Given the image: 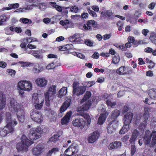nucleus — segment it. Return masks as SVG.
Listing matches in <instances>:
<instances>
[{"instance_id":"f257e3e1","label":"nucleus","mask_w":156,"mask_h":156,"mask_svg":"<svg viewBox=\"0 0 156 156\" xmlns=\"http://www.w3.org/2000/svg\"><path fill=\"white\" fill-rule=\"evenodd\" d=\"M6 125L3 128L0 129V136L2 137L6 136L8 134L12 133L14 131L15 126L18 122L11 116L10 113L7 112L5 114Z\"/></svg>"},{"instance_id":"f03ea898","label":"nucleus","mask_w":156,"mask_h":156,"mask_svg":"<svg viewBox=\"0 0 156 156\" xmlns=\"http://www.w3.org/2000/svg\"><path fill=\"white\" fill-rule=\"evenodd\" d=\"M95 83L94 81L88 82H83V86H79L80 83L78 82L74 81L73 84V96L75 98L76 96H78L83 94L86 90V87H91Z\"/></svg>"},{"instance_id":"7ed1b4c3","label":"nucleus","mask_w":156,"mask_h":156,"mask_svg":"<svg viewBox=\"0 0 156 156\" xmlns=\"http://www.w3.org/2000/svg\"><path fill=\"white\" fill-rule=\"evenodd\" d=\"M138 143L140 146L144 143L146 145L149 144L150 147H153L156 144V131H153L151 133L149 130H147L144 137L140 139Z\"/></svg>"},{"instance_id":"20e7f679","label":"nucleus","mask_w":156,"mask_h":156,"mask_svg":"<svg viewBox=\"0 0 156 156\" xmlns=\"http://www.w3.org/2000/svg\"><path fill=\"white\" fill-rule=\"evenodd\" d=\"M21 105L16 101L12 98L10 100V109L16 112V116L19 121L23 122L24 119V112L23 108H21Z\"/></svg>"},{"instance_id":"39448f33","label":"nucleus","mask_w":156,"mask_h":156,"mask_svg":"<svg viewBox=\"0 0 156 156\" xmlns=\"http://www.w3.org/2000/svg\"><path fill=\"white\" fill-rule=\"evenodd\" d=\"M21 142L18 143L16 148L19 152H24L27 151L28 147L33 142L28 139L25 135H23L20 138Z\"/></svg>"},{"instance_id":"423d86ee","label":"nucleus","mask_w":156,"mask_h":156,"mask_svg":"<svg viewBox=\"0 0 156 156\" xmlns=\"http://www.w3.org/2000/svg\"><path fill=\"white\" fill-rule=\"evenodd\" d=\"M56 94V86L52 85L50 86L48 91L44 93L45 104L47 106H49L50 101L55 97Z\"/></svg>"},{"instance_id":"0eeeda50","label":"nucleus","mask_w":156,"mask_h":156,"mask_svg":"<svg viewBox=\"0 0 156 156\" xmlns=\"http://www.w3.org/2000/svg\"><path fill=\"white\" fill-rule=\"evenodd\" d=\"M151 108L150 107H146L144 108L143 122L139 126L141 130H143L145 128L146 126L150 121V114L149 113L151 112Z\"/></svg>"},{"instance_id":"6e6552de","label":"nucleus","mask_w":156,"mask_h":156,"mask_svg":"<svg viewBox=\"0 0 156 156\" xmlns=\"http://www.w3.org/2000/svg\"><path fill=\"white\" fill-rule=\"evenodd\" d=\"M91 96V94L90 92L87 91L86 92L83 98L80 101L81 104L84 102H85V104L80 107V110L78 108L79 111H86L88 109L91 105L92 103L91 101L90 102L89 101H87L89 98Z\"/></svg>"},{"instance_id":"1a4fd4ad","label":"nucleus","mask_w":156,"mask_h":156,"mask_svg":"<svg viewBox=\"0 0 156 156\" xmlns=\"http://www.w3.org/2000/svg\"><path fill=\"white\" fill-rule=\"evenodd\" d=\"M42 132V129L40 126L32 128L28 133V137L32 140H35L40 138V134Z\"/></svg>"},{"instance_id":"9d476101","label":"nucleus","mask_w":156,"mask_h":156,"mask_svg":"<svg viewBox=\"0 0 156 156\" xmlns=\"http://www.w3.org/2000/svg\"><path fill=\"white\" fill-rule=\"evenodd\" d=\"M17 86L21 90L29 91L32 90V85L31 83L29 81L22 80L18 82Z\"/></svg>"},{"instance_id":"9b49d317","label":"nucleus","mask_w":156,"mask_h":156,"mask_svg":"<svg viewBox=\"0 0 156 156\" xmlns=\"http://www.w3.org/2000/svg\"><path fill=\"white\" fill-rule=\"evenodd\" d=\"M30 115L32 120L37 123H41L43 121V118L40 112L34 110L31 112Z\"/></svg>"},{"instance_id":"f8f14e48","label":"nucleus","mask_w":156,"mask_h":156,"mask_svg":"<svg viewBox=\"0 0 156 156\" xmlns=\"http://www.w3.org/2000/svg\"><path fill=\"white\" fill-rule=\"evenodd\" d=\"M0 123L3 119V113L2 110L4 108L6 104L5 96L2 92H0Z\"/></svg>"},{"instance_id":"ddd939ff","label":"nucleus","mask_w":156,"mask_h":156,"mask_svg":"<svg viewBox=\"0 0 156 156\" xmlns=\"http://www.w3.org/2000/svg\"><path fill=\"white\" fill-rule=\"evenodd\" d=\"M71 97H68L67 98L66 101L63 103L62 105L61 106L60 110L59 112L58 115L61 117L63 115L62 113L66 110L67 108L69 106L71 102Z\"/></svg>"},{"instance_id":"4468645a","label":"nucleus","mask_w":156,"mask_h":156,"mask_svg":"<svg viewBox=\"0 0 156 156\" xmlns=\"http://www.w3.org/2000/svg\"><path fill=\"white\" fill-rule=\"evenodd\" d=\"M100 136V133L98 130H96L90 135L88 140L90 143H93L96 141Z\"/></svg>"},{"instance_id":"2eb2a0df","label":"nucleus","mask_w":156,"mask_h":156,"mask_svg":"<svg viewBox=\"0 0 156 156\" xmlns=\"http://www.w3.org/2000/svg\"><path fill=\"white\" fill-rule=\"evenodd\" d=\"M73 125L74 126L79 127L80 129H83L87 124L83 119L79 118L76 119L73 122Z\"/></svg>"},{"instance_id":"dca6fc26","label":"nucleus","mask_w":156,"mask_h":156,"mask_svg":"<svg viewBox=\"0 0 156 156\" xmlns=\"http://www.w3.org/2000/svg\"><path fill=\"white\" fill-rule=\"evenodd\" d=\"M39 94L37 93H34L32 95V101L34 104H37L39 102H44L43 97L39 96Z\"/></svg>"},{"instance_id":"f3484780","label":"nucleus","mask_w":156,"mask_h":156,"mask_svg":"<svg viewBox=\"0 0 156 156\" xmlns=\"http://www.w3.org/2000/svg\"><path fill=\"white\" fill-rule=\"evenodd\" d=\"M122 143L119 141H115L111 143L108 146L109 150L119 149L121 147Z\"/></svg>"},{"instance_id":"a211bd4d","label":"nucleus","mask_w":156,"mask_h":156,"mask_svg":"<svg viewBox=\"0 0 156 156\" xmlns=\"http://www.w3.org/2000/svg\"><path fill=\"white\" fill-rule=\"evenodd\" d=\"M43 147L41 145H39L32 149V153L34 155L38 156L42 152Z\"/></svg>"},{"instance_id":"6ab92c4d","label":"nucleus","mask_w":156,"mask_h":156,"mask_svg":"<svg viewBox=\"0 0 156 156\" xmlns=\"http://www.w3.org/2000/svg\"><path fill=\"white\" fill-rule=\"evenodd\" d=\"M133 116V113L129 112L127 113L124 116L123 119L124 124H129L131 122Z\"/></svg>"},{"instance_id":"aec40b11","label":"nucleus","mask_w":156,"mask_h":156,"mask_svg":"<svg viewBox=\"0 0 156 156\" xmlns=\"http://www.w3.org/2000/svg\"><path fill=\"white\" fill-rule=\"evenodd\" d=\"M97 26V23L93 20L88 21L86 24H85L83 26V28L85 30L90 29L92 27H96Z\"/></svg>"},{"instance_id":"412c9836","label":"nucleus","mask_w":156,"mask_h":156,"mask_svg":"<svg viewBox=\"0 0 156 156\" xmlns=\"http://www.w3.org/2000/svg\"><path fill=\"white\" fill-rule=\"evenodd\" d=\"M72 114L71 112L69 111L62 119L61 122L62 125L67 124L68 123Z\"/></svg>"},{"instance_id":"4be33fe9","label":"nucleus","mask_w":156,"mask_h":156,"mask_svg":"<svg viewBox=\"0 0 156 156\" xmlns=\"http://www.w3.org/2000/svg\"><path fill=\"white\" fill-rule=\"evenodd\" d=\"M108 114L107 112H105L104 114H101L98 118V124L100 125L103 124Z\"/></svg>"},{"instance_id":"5701e85b","label":"nucleus","mask_w":156,"mask_h":156,"mask_svg":"<svg viewBox=\"0 0 156 156\" xmlns=\"http://www.w3.org/2000/svg\"><path fill=\"white\" fill-rule=\"evenodd\" d=\"M111 97L110 95H108L107 94H105L104 96V98H105V100L106 101L107 105L108 106L112 107L116 105V103L115 102H112L110 100Z\"/></svg>"},{"instance_id":"b1692460","label":"nucleus","mask_w":156,"mask_h":156,"mask_svg":"<svg viewBox=\"0 0 156 156\" xmlns=\"http://www.w3.org/2000/svg\"><path fill=\"white\" fill-rule=\"evenodd\" d=\"M36 82L37 85L41 87H44L47 83V81L45 79H37Z\"/></svg>"},{"instance_id":"393cba45","label":"nucleus","mask_w":156,"mask_h":156,"mask_svg":"<svg viewBox=\"0 0 156 156\" xmlns=\"http://www.w3.org/2000/svg\"><path fill=\"white\" fill-rule=\"evenodd\" d=\"M120 88H121V90L119 91L117 94L118 97H121L123 96L124 94V91H128L129 92H131V90H133V89H131L128 87H124L123 86H120Z\"/></svg>"},{"instance_id":"a878e982","label":"nucleus","mask_w":156,"mask_h":156,"mask_svg":"<svg viewBox=\"0 0 156 156\" xmlns=\"http://www.w3.org/2000/svg\"><path fill=\"white\" fill-rule=\"evenodd\" d=\"M148 94L151 98L156 100V89L153 88L149 90Z\"/></svg>"},{"instance_id":"bb28decb","label":"nucleus","mask_w":156,"mask_h":156,"mask_svg":"<svg viewBox=\"0 0 156 156\" xmlns=\"http://www.w3.org/2000/svg\"><path fill=\"white\" fill-rule=\"evenodd\" d=\"M45 69L44 66H40L38 64H37L34 65L32 70L35 73H38L42 71Z\"/></svg>"},{"instance_id":"cd10ccee","label":"nucleus","mask_w":156,"mask_h":156,"mask_svg":"<svg viewBox=\"0 0 156 156\" xmlns=\"http://www.w3.org/2000/svg\"><path fill=\"white\" fill-rule=\"evenodd\" d=\"M60 24L63 26H64L67 29L68 28H71L72 23L69 22L68 20H62L60 21Z\"/></svg>"},{"instance_id":"c85d7f7f","label":"nucleus","mask_w":156,"mask_h":156,"mask_svg":"<svg viewBox=\"0 0 156 156\" xmlns=\"http://www.w3.org/2000/svg\"><path fill=\"white\" fill-rule=\"evenodd\" d=\"M128 124H124L121 130L119 132L120 134H123L127 132L129 129V127Z\"/></svg>"},{"instance_id":"c756f323","label":"nucleus","mask_w":156,"mask_h":156,"mask_svg":"<svg viewBox=\"0 0 156 156\" xmlns=\"http://www.w3.org/2000/svg\"><path fill=\"white\" fill-rule=\"evenodd\" d=\"M127 72L126 69L124 66L120 67L116 71L117 73L120 75L126 74Z\"/></svg>"},{"instance_id":"7c9ffc66","label":"nucleus","mask_w":156,"mask_h":156,"mask_svg":"<svg viewBox=\"0 0 156 156\" xmlns=\"http://www.w3.org/2000/svg\"><path fill=\"white\" fill-rule=\"evenodd\" d=\"M44 50L41 49L38 50L34 51L31 55L37 58H41V56L38 54L43 53L44 52Z\"/></svg>"},{"instance_id":"2f4dec72","label":"nucleus","mask_w":156,"mask_h":156,"mask_svg":"<svg viewBox=\"0 0 156 156\" xmlns=\"http://www.w3.org/2000/svg\"><path fill=\"white\" fill-rule=\"evenodd\" d=\"M67 92V87H63L59 90V94H58V97L59 98H61L65 95Z\"/></svg>"},{"instance_id":"473e14b6","label":"nucleus","mask_w":156,"mask_h":156,"mask_svg":"<svg viewBox=\"0 0 156 156\" xmlns=\"http://www.w3.org/2000/svg\"><path fill=\"white\" fill-rule=\"evenodd\" d=\"M139 134V133L138 131L136 129H135L133 131L132 135L130 140V143L133 142L135 141L137 137Z\"/></svg>"},{"instance_id":"72a5a7b5","label":"nucleus","mask_w":156,"mask_h":156,"mask_svg":"<svg viewBox=\"0 0 156 156\" xmlns=\"http://www.w3.org/2000/svg\"><path fill=\"white\" fill-rule=\"evenodd\" d=\"M77 114L79 115H82L84 119L87 120V126L90 125L91 123V120L90 116L88 114L86 113L80 114L79 113H78Z\"/></svg>"},{"instance_id":"f704fd0d","label":"nucleus","mask_w":156,"mask_h":156,"mask_svg":"<svg viewBox=\"0 0 156 156\" xmlns=\"http://www.w3.org/2000/svg\"><path fill=\"white\" fill-rule=\"evenodd\" d=\"M69 147V148H70V149H71V151L73 152L74 155H75V154L77 153L78 151V147L77 145L76 144H73Z\"/></svg>"},{"instance_id":"c9c22d12","label":"nucleus","mask_w":156,"mask_h":156,"mask_svg":"<svg viewBox=\"0 0 156 156\" xmlns=\"http://www.w3.org/2000/svg\"><path fill=\"white\" fill-rule=\"evenodd\" d=\"M9 16L2 15L0 16V25H3V23L9 20Z\"/></svg>"},{"instance_id":"e433bc0d","label":"nucleus","mask_w":156,"mask_h":156,"mask_svg":"<svg viewBox=\"0 0 156 156\" xmlns=\"http://www.w3.org/2000/svg\"><path fill=\"white\" fill-rule=\"evenodd\" d=\"M59 151V149L57 147L53 148L48 151V156H51L53 154H57Z\"/></svg>"},{"instance_id":"4c0bfd02","label":"nucleus","mask_w":156,"mask_h":156,"mask_svg":"<svg viewBox=\"0 0 156 156\" xmlns=\"http://www.w3.org/2000/svg\"><path fill=\"white\" fill-rule=\"evenodd\" d=\"M73 48V45L71 44H66L65 46L59 47V49L61 51H65L66 49H69Z\"/></svg>"},{"instance_id":"58836bf2","label":"nucleus","mask_w":156,"mask_h":156,"mask_svg":"<svg viewBox=\"0 0 156 156\" xmlns=\"http://www.w3.org/2000/svg\"><path fill=\"white\" fill-rule=\"evenodd\" d=\"M120 112L118 110L116 109L112 113L111 117L112 120H115L119 115Z\"/></svg>"},{"instance_id":"ea45409f","label":"nucleus","mask_w":156,"mask_h":156,"mask_svg":"<svg viewBox=\"0 0 156 156\" xmlns=\"http://www.w3.org/2000/svg\"><path fill=\"white\" fill-rule=\"evenodd\" d=\"M8 7L6 8V9L9 10L12 9H15L19 7V4L16 3L15 4H9L8 5Z\"/></svg>"},{"instance_id":"a19ab883","label":"nucleus","mask_w":156,"mask_h":156,"mask_svg":"<svg viewBox=\"0 0 156 156\" xmlns=\"http://www.w3.org/2000/svg\"><path fill=\"white\" fill-rule=\"evenodd\" d=\"M70 148L68 147V148L65 151V155L67 156H75L74 154L71 151V149H70Z\"/></svg>"},{"instance_id":"79ce46f5","label":"nucleus","mask_w":156,"mask_h":156,"mask_svg":"<svg viewBox=\"0 0 156 156\" xmlns=\"http://www.w3.org/2000/svg\"><path fill=\"white\" fill-rule=\"evenodd\" d=\"M128 40L129 42L132 43L134 45H136L138 44L137 41L135 40L134 38L133 37H129L128 38Z\"/></svg>"},{"instance_id":"37998d69","label":"nucleus","mask_w":156,"mask_h":156,"mask_svg":"<svg viewBox=\"0 0 156 156\" xmlns=\"http://www.w3.org/2000/svg\"><path fill=\"white\" fill-rule=\"evenodd\" d=\"M82 36V34H75L71 37H69V39L71 41L72 40V39H73V40L72 41H75L76 40L78 39V38H80V36Z\"/></svg>"},{"instance_id":"c03bdc74","label":"nucleus","mask_w":156,"mask_h":156,"mask_svg":"<svg viewBox=\"0 0 156 156\" xmlns=\"http://www.w3.org/2000/svg\"><path fill=\"white\" fill-rule=\"evenodd\" d=\"M101 14L104 17H110L112 15V12L109 11H107L105 12H102L101 13Z\"/></svg>"},{"instance_id":"a18cd8bd","label":"nucleus","mask_w":156,"mask_h":156,"mask_svg":"<svg viewBox=\"0 0 156 156\" xmlns=\"http://www.w3.org/2000/svg\"><path fill=\"white\" fill-rule=\"evenodd\" d=\"M118 122L116 120H112V122H110L109 124H111L112 126L115 129L118 125Z\"/></svg>"},{"instance_id":"49530a36","label":"nucleus","mask_w":156,"mask_h":156,"mask_svg":"<svg viewBox=\"0 0 156 156\" xmlns=\"http://www.w3.org/2000/svg\"><path fill=\"white\" fill-rule=\"evenodd\" d=\"M20 21L24 23H29V24H30L32 23V21L26 18H20Z\"/></svg>"},{"instance_id":"de8ad7c7","label":"nucleus","mask_w":156,"mask_h":156,"mask_svg":"<svg viewBox=\"0 0 156 156\" xmlns=\"http://www.w3.org/2000/svg\"><path fill=\"white\" fill-rule=\"evenodd\" d=\"M115 129L112 126L111 124H109L107 127V132L109 133H112L114 132Z\"/></svg>"},{"instance_id":"09e8293b","label":"nucleus","mask_w":156,"mask_h":156,"mask_svg":"<svg viewBox=\"0 0 156 156\" xmlns=\"http://www.w3.org/2000/svg\"><path fill=\"white\" fill-rule=\"evenodd\" d=\"M59 136L56 134L54 135L51 137L49 140L53 142H56L58 139Z\"/></svg>"},{"instance_id":"8fccbe9b","label":"nucleus","mask_w":156,"mask_h":156,"mask_svg":"<svg viewBox=\"0 0 156 156\" xmlns=\"http://www.w3.org/2000/svg\"><path fill=\"white\" fill-rule=\"evenodd\" d=\"M39 9L41 11H44L46 8V6L44 4V3H39L37 4Z\"/></svg>"},{"instance_id":"3c124183","label":"nucleus","mask_w":156,"mask_h":156,"mask_svg":"<svg viewBox=\"0 0 156 156\" xmlns=\"http://www.w3.org/2000/svg\"><path fill=\"white\" fill-rule=\"evenodd\" d=\"M149 39L153 43L156 45V35L154 34L151 35Z\"/></svg>"},{"instance_id":"603ef678","label":"nucleus","mask_w":156,"mask_h":156,"mask_svg":"<svg viewBox=\"0 0 156 156\" xmlns=\"http://www.w3.org/2000/svg\"><path fill=\"white\" fill-rule=\"evenodd\" d=\"M44 102H39L37 104H35V109L40 110L42 107Z\"/></svg>"},{"instance_id":"864d4df0","label":"nucleus","mask_w":156,"mask_h":156,"mask_svg":"<svg viewBox=\"0 0 156 156\" xmlns=\"http://www.w3.org/2000/svg\"><path fill=\"white\" fill-rule=\"evenodd\" d=\"M6 72L9 75H11L12 76H14L16 73V71L11 69H8L6 71Z\"/></svg>"},{"instance_id":"5fc2aeb1","label":"nucleus","mask_w":156,"mask_h":156,"mask_svg":"<svg viewBox=\"0 0 156 156\" xmlns=\"http://www.w3.org/2000/svg\"><path fill=\"white\" fill-rule=\"evenodd\" d=\"M70 10L71 12L76 13L78 12L79 9L77 6L74 5L70 8Z\"/></svg>"},{"instance_id":"6e6d98bb","label":"nucleus","mask_w":156,"mask_h":156,"mask_svg":"<svg viewBox=\"0 0 156 156\" xmlns=\"http://www.w3.org/2000/svg\"><path fill=\"white\" fill-rule=\"evenodd\" d=\"M27 41V43H31L32 42L37 41V39L33 37H26L25 39Z\"/></svg>"},{"instance_id":"4d7b16f0","label":"nucleus","mask_w":156,"mask_h":156,"mask_svg":"<svg viewBox=\"0 0 156 156\" xmlns=\"http://www.w3.org/2000/svg\"><path fill=\"white\" fill-rule=\"evenodd\" d=\"M120 61L119 57V56H114L112 60V62L113 63L116 64L118 63Z\"/></svg>"},{"instance_id":"13d9d810","label":"nucleus","mask_w":156,"mask_h":156,"mask_svg":"<svg viewBox=\"0 0 156 156\" xmlns=\"http://www.w3.org/2000/svg\"><path fill=\"white\" fill-rule=\"evenodd\" d=\"M19 63L21 65L22 67H27L31 64L30 63L23 61H20Z\"/></svg>"},{"instance_id":"bf43d9fd","label":"nucleus","mask_w":156,"mask_h":156,"mask_svg":"<svg viewBox=\"0 0 156 156\" xmlns=\"http://www.w3.org/2000/svg\"><path fill=\"white\" fill-rule=\"evenodd\" d=\"M32 9V7L31 6H27L26 7L20 8L18 10L19 12H23L27 10L30 9Z\"/></svg>"},{"instance_id":"052dcab7","label":"nucleus","mask_w":156,"mask_h":156,"mask_svg":"<svg viewBox=\"0 0 156 156\" xmlns=\"http://www.w3.org/2000/svg\"><path fill=\"white\" fill-rule=\"evenodd\" d=\"M136 152V148L135 145H132L131 146V154L132 156H133Z\"/></svg>"},{"instance_id":"680f3d73","label":"nucleus","mask_w":156,"mask_h":156,"mask_svg":"<svg viewBox=\"0 0 156 156\" xmlns=\"http://www.w3.org/2000/svg\"><path fill=\"white\" fill-rule=\"evenodd\" d=\"M5 33L8 35H12L14 34V33H12L9 28L8 27L6 28L5 29Z\"/></svg>"},{"instance_id":"e2e57ef3","label":"nucleus","mask_w":156,"mask_h":156,"mask_svg":"<svg viewBox=\"0 0 156 156\" xmlns=\"http://www.w3.org/2000/svg\"><path fill=\"white\" fill-rule=\"evenodd\" d=\"M144 102L146 104H148L149 105L153 104L154 103L153 102L151 101V100H149L148 98H146L145 99V100L144 101Z\"/></svg>"},{"instance_id":"0e129e2a","label":"nucleus","mask_w":156,"mask_h":156,"mask_svg":"<svg viewBox=\"0 0 156 156\" xmlns=\"http://www.w3.org/2000/svg\"><path fill=\"white\" fill-rule=\"evenodd\" d=\"M140 118L141 115L140 114H137L136 115V117L134 118L136 124H137L140 121Z\"/></svg>"},{"instance_id":"69168bd1","label":"nucleus","mask_w":156,"mask_h":156,"mask_svg":"<svg viewBox=\"0 0 156 156\" xmlns=\"http://www.w3.org/2000/svg\"><path fill=\"white\" fill-rule=\"evenodd\" d=\"M55 66L53 62L48 64L46 67V69H50L54 68Z\"/></svg>"},{"instance_id":"338daca9","label":"nucleus","mask_w":156,"mask_h":156,"mask_svg":"<svg viewBox=\"0 0 156 156\" xmlns=\"http://www.w3.org/2000/svg\"><path fill=\"white\" fill-rule=\"evenodd\" d=\"M88 12L89 13L94 17H96L97 15L95 12L94 11L90 10V9H88Z\"/></svg>"},{"instance_id":"774afa93","label":"nucleus","mask_w":156,"mask_h":156,"mask_svg":"<svg viewBox=\"0 0 156 156\" xmlns=\"http://www.w3.org/2000/svg\"><path fill=\"white\" fill-rule=\"evenodd\" d=\"M129 138V135H126L121 138V141L124 142H126Z\"/></svg>"}]
</instances>
